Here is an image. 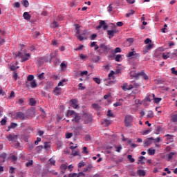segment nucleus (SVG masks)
I'll return each mask as SVG.
<instances>
[{
	"label": "nucleus",
	"instance_id": "1",
	"mask_svg": "<svg viewBox=\"0 0 177 177\" xmlns=\"http://www.w3.org/2000/svg\"><path fill=\"white\" fill-rule=\"evenodd\" d=\"M18 57L20 59L21 63H24V62H27L30 60V57H31V54L28 53L25 50H21L18 53Z\"/></svg>",
	"mask_w": 177,
	"mask_h": 177
},
{
	"label": "nucleus",
	"instance_id": "2",
	"mask_svg": "<svg viewBox=\"0 0 177 177\" xmlns=\"http://www.w3.org/2000/svg\"><path fill=\"white\" fill-rule=\"evenodd\" d=\"M145 44L146 45L145 48L143 50V53L146 55L149 50H151L153 49V46H154V44L151 43V39L147 38L145 40Z\"/></svg>",
	"mask_w": 177,
	"mask_h": 177
},
{
	"label": "nucleus",
	"instance_id": "3",
	"mask_svg": "<svg viewBox=\"0 0 177 177\" xmlns=\"http://www.w3.org/2000/svg\"><path fill=\"white\" fill-rule=\"evenodd\" d=\"M132 121H133V118H132V115H127L124 118L125 126L127 127H131Z\"/></svg>",
	"mask_w": 177,
	"mask_h": 177
},
{
	"label": "nucleus",
	"instance_id": "4",
	"mask_svg": "<svg viewBox=\"0 0 177 177\" xmlns=\"http://www.w3.org/2000/svg\"><path fill=\"white\" fill-rule=\"evenodd\" d=\"M109 50H110V48L107 46L104 45V44H102L100 45L98 53L100 55H102V53H104V52H106L108 53Z\"/></svg>",
	"mask_w": 177,
	"mask_h": 177
},
{
	"label": "nucleus",
	"instance_id": "5",
	"mask_svg": "<svg viewBox=\"0 0 177 177\" xmlns=\"http://www.w3.org/2000/svg\"><path fill=\"white\" fill-rule=\"evenodd\" d=\"M57 55V53L55 52V53H51L50 55H47L44 57V61L46 62V63L50 62L53 57H56Z\"/></svg>",
	"mask_w": 177,
	"mask_h": 177
},
{
	"label": "nucleus",
	"instance_id": "6",
	"mask_svg": "<svg viewBox=\"0 0 177 177\" xmlns=\"http://www.w3.org/2000/svg\"><path fill=\"white\" fill-rule=\"evenodd\" d=\"M107 24H106L105 21H100L99 26L96 27V30H100V28H103V30H107Z\"/></svg>",
	"mask_w": 177,
	"mask_h": 177
},
{
	"label": "nucleus",
	"instance_id": "7",
	"mask_svg": "<svg viewBox=\"0 0 177 177\" xmlns=\"http://www.w3.org/2000/svg\"><path fill=\"white\" fill-rule=\"evenodd\" d=\"M16 117H17V120H27V118H28L27 116H26V114H24V113H23V112H18L17 113Z\"/></svg>",
	"mask_w": 177,
	"mask_h": 177
},
{
	"label": "nucleus",
	"instance_id": "8",
	"mask_svg": "<svg viewBox=\"0 0 177 177\" xmlns=\"http://www.w3.org/2000/svg\"><path fill=\"white\" fill-rule=\"evenodd\" d=\"M85 35H88V30H84L83 33L80 35H77V38H78V39L80 41H84V39H86Z\"/></svg>",
	"mask_w": 177,
	"mask_h": 177
},
{
	"label": "nucleus",
	"instance_id": "9",
	"mask_svg": "<svg viewBox=\"0 0 177 177\" xmlns=\"http://www.w3.org/2000/svg\"><path fill=\"white\" fill-rule=\"evenodd\" d=\"M30 86L32 88H37V82H35V80H32L29 83H28V82H26V88H30Z\"/></svg>",
	"mask_w": 177,
	"mask_h": 177
},
{
	"label": "nucleus",
	"instance_id": "10",
	"mask_svg": "<svg viewBox=\"0 0 177 177\" xmlns=\"http://www.w3.org/2000/svg\"><path fill=\"white\" fill-rule=\"evenodd\" d=\"M122 88L123 91H131V89H133V85L128 84V83H124Z\"/></svg>",
	"mask_w": 177,
	"mask_h": 177
},
{
	"label": "nucleus",
	"instance_id": "11",
	"mask_svg": "<svg viewBox=\"0 0 177 177\" xmlns=\"http://www.w3.org/2000/svg\"><path fill=\"white\" fill-rule=\"evenodd\" d=\"M82 128H84V126H82V124H79L75 128L74 132H75L77 135H80V133H82Z\"/></svg>",
	"mask_w": 177,
	"mask_h": 177
},
{
	"label": "nucleus",
	"instance_id": "12",
	"mask_svg": "<svg viewBox=\"0 0 177 177\" xmlns=\"http://www.w3.org/2000/svg\"><path fill=\"white\" fill-rule=\"evenodd\" d=\"M117 32H118V30H117V29H114L113 30H107V35H109V38H113V37H114L115 34H117Z\"/></svg>",
	"mask_w": 177,
	"mask_h": 177
},
{
	"label": "nucleus",
	"instance_id": "13",
	"mask_svg": "<svg viewBox=\"0 0 177 177\" xmlns=\"http://www.w3.org/2000/svg\"><path fill=\"white\" fill-rule=\"evenodd\" d=\"M81 176H85V174H84V172H79L78 174L73 173L68 175V177H81Z\"/></svg>",
	"mask_w": 177,
	"mask_h": 177
},
{
	"label": "nucleus",
	"instance_id": "14",
	"mask_svg": "<svg viewBox=\"0 0 177 177\" xmlns=\"http://www.w3.org/2000/svg\"><path fill=\"white\" fill-rule=\"evenodd\" d=\"M77 113L74 111L73 110H68L66 113V117H74Z\"/></svg>",
	"mask_w": 177,
	"mask_h": 177
},
{
	"label": "nucleus",
	"instance_id": "15",
	"mask_svg": "<svg viewBox=\"0 0 177 177\" xmlns=\"http://www.w3.org/2000/svg\"><path fill=\"white\" fill-rule=\"evenodd\" d=\"M71 107H73V109H77L78 107V100L74 99L71 100Z\"/></svg>",
	"mask_w": 177,
	"mask_h": 177
},
{
	"label": "nucleus",
	"instance_id": "16",
	"mask_svg": "<svg viewBox=\"0 0 177 177\" xmlns=\"http://www.w3.org/2000/svg\"><path fill=\"white\" fill-rule=\"evenodd\" d=\"M53 93L55 95V96H59L60 93H62V88L60 87H55V88L53 90Z\"/></svg>",
	"mask_w": 177,
	"mask_h": 177
},
{
	"label": "nucleus",
	"instance_id": "17",
	"mask_svg": "<svg viewBox=\"0 0 177 177\" xmlns=\"http://www.w3.org/2000/svg\"><path fill=\"white\" fill-rule=\"evenodd\" d=\"M73 120H72V121H75V122H80V121L81 120V116L80 115V114L76 113L74 116H73Z\"/></svg>",
	"mask_w": 177,
	"mask_h": 177
},
{
	"label": "nucleus",
	"instance_id": "18",
	"mask_svg": "<svg viewBox=\"0 0 177 177\" xmlns=\"http://www.w3.org/2000/svg\"><path fill=\"white\" fill-rule=\"evenodd\" d=\"M23 17L25 20H28V21L31 20V15L28 12H24Z\"/></svg>",
	"mask_w": 177,
	"mask_h": 177
},
{
	"label": "nucleus",
	"instance_id": "19",
	"mask_svg": "<svg viewBox=\"0 0 177 177\" xmlns=\"http://www.w3.org/2000/svg\"><path fill=\"white\" fill-rule=\"evenodd\" d=\"M61 71H66L67 70V64L65 62H63L60 64Z\"/></svg>",
	"mask_w": 177,
	"mask_h": 177
},
{
	"label": "nucleus",
	"instance_id": "20",
	"mask_svg": "<svg viewBox=\"0 0 177 177\" xmlns=\"http://www.w3.org/2000/svg\"><path fill=\"white\" fill-rule=\"evenodd\" d=\"M154 96L155 95L154 94H149L148 93L147 95V102H151V100H154Z\"/></svg>",
	"mask_w": 177,
	"mask_h": 177
},
{
	"label": "nucleus",
	"instance_id": "21",
	"mask_svg": "<svg viewBox=\"0 0 177 177\" xmlns=\"http://www.w3.org/2000/svg\"><path fill=\"white\" fill-rule=\"evenodd\" d=\"M130 75L131 78H138L139 77V73H136L135 71H132L130 72Z\"/></svg>",
	"mask_w": 177,
	"mask_h": 177
},
{
	"label": "nucleus",
	"instance_id": "22",
	"mask_svg": "<svg viewBox=\"0 0 177 177\" xmlns=\"http://www.w3.org/2000/svg\"><path fill=\"white\" fill-rule=\"evenodd\" d=\"M147 154H149V156H154V154H156V149L153 148L148 149Z\"/></svg>",
	"mask_w": 177,
	"mask_h": 177
},
{
	"label": "nucleus",
	"instance_id": "23",
	"mask_svg": "<svg viewBox=\"0 0 177 177\" xmlns=\"http://www.w3.org/2000/svg\"><path fill=\"white\" fill-rule=\"evenodd\" d=\"M6 138L9 142H13L15 139H16V136H12V134H9L8 136H6Z\"/></svg>",
	"mask_w": 177,
	"mask_h": 177
},
{
	"label": "nucleus",
	"instance_id": "24",
	"mask_svg": "<svg viewBox=\"0 0 177 177\" xmlns=\"http://www.w3.org/2000/svg\"><path fill=\"white\" fill-rule=\"evenodd\" d=\"M145 160H146V158L145 156H140L138 158V164H141L143 165L145 164Z\"/></svg>",
	"mask_w": 177,
	"mask_h": 177
},
{
	"label": "nucleus",
	"instance_id": "25",
	"mask_svg": "<svg viewBox=\"0 0 177 177\" xmlns=\"http://www.w3.org/2000/svg\"><path fill=\"white\" fill-rule=\"evenodd\" d=\"M92 108L94 109V110H96L97 111H100L101 110L100 105L97 104H93Z\"/></svg>",
	"mask_w": 177,
	"mask_h": 177
},
{
	"label": "nucleus",
	"instance_id": "26",
	"mask_svg": "<svg viewBox=\"0 0 177 177\" xmlns=\"http://www.w3.org/2000/svg\"><path fill=\"white\" fill-rule=\"evenodd\" d=\"M141 75V77H142V78H144V80H149V76H147V75H146V73H145L144 71H142L140 73H138V77Z\"/></svg>",
	"mask_w": 177,
	"mask_h": 177
},
{
	"label": "nucleus",
	"instance_id": "27",
	"mask_svg": "<svg viewBox=\"0 0 177 177\" xmlns=\"http://www.w3.org/2000/svg\"><path fill=\"white\" fill-rule=\"evenodd\" d=\"M135 55H136V52L135 51H130L127 55V57H128L129 59H132L133 56H135Z\"/></svg>",
	"mask_w": 177,
	"mask_h": 177
},
{
	"label": "nucleus",
	"instance_id": "28",
	"mask_svg": "<svg viewBox=\"0 0 177 177\" xmlns=\"http://www.w3.org/2000/svg\"><path fill=\"white\" fill-rule=\"evenodd\" d=\"M138 176H145L146 175V171L145 170L140 169L137 172Z\"/></svg>",
	"mask_w": 177,
	"mask_h": 177
},
{
	"label": "nucleus",
	"instance_id": "29",
	"mask_svg": "<svg viewBox=\"0 0 177 177\" xmlns=\"http://www.w3.org/2000/svg\"><path fill=\"white\" fill-rule=\"evenodd\" d=\"M66 81H67V79H62V81H60L58 83V86H64V85H66Z\"/></svg>",
	"mask_w": 177,
	"mask_h": 177
},
{
	"label": "nucleus",
	"instance_id": "30",
	"mask_svg": "<svg viewBox=\"0 0 177 177\" xmlns=\"http://www.w3.org/2000/svg\"><path fill=\"white\" fill-rule=\"evenodd\" d=\"M151 140L153 141V143H160L161 141V137H158L156 138H150Z\"/></svg>",
	"mask_w": 177,
	"mask_h": 177
},
{
	"label": "nucleus",
	"instance_id": "31",
	"mask_svg": "<svg viewBox=\"0 0 177 177\" xmlns=\"http://www.w3.org/2000/svg\"><path fill=\"white\" fill-rule=\"evenodd\" d=\"M175 154H176V153H175V152H170L168 154L167 161H171V160H172V157H174V156H175Z\"/></svg>",
	"mask_w": 177,
	"mask_h": 177
},
{
	"label": "nucleus",
	"instance_id": "32",
	"mask_svg": "<svg viewBox=\"0 0 177 177\" xmlns=\"http://www.w3.org/2000/svg\"><path fill=\"white\" fill-rule=\"evenodd\" d=\"M75 30H76L75 37H77V36L81 35L80 32V25L79 24L75 25Z\"/></svg>",
	"mask_w": 177,
	"mask_h": 177
},
{
	"label": "nucleus",
	"instance_id": "33",
	"mask_svg": "<svg viewBox=\"0 0 177 177\" xmlns=\"http://www.w3.org/2000/svg\"><path fill=\"white\" fill-rule=\"evenodd\" d=\"M21 4L25 7V8H28L30 3H28V1L27 0H22Z\"/></svg>",
	"mask_w": 177,
	"mask_h": 177
},
{
	"label": "nucleus",
	"instance_id": "34",
	"mask_svg": "<svg viewBox=\"0 0 177 177\" xmlns=\"http://www.w3.org/2000/svg\"><path fill=\"white\" fill-rule=\"evenodd\" d=\"M169 55H170L169 53H163L162 55V57L165 60H167V59H168V57H169Z\"/></svg>",
	"mask_w": 177,
	"mask_h": 177
},
{
	"label": "nucleus",
	"instance_id": "35",
	"mask_svg": "<svg viewBox=\"0 0 177 177\" xmlns=\"http://www.w3.org/2000/svg\"><path fill=\"white\" fill-rule=\"evenodd\" d=\"M148 118H153L154 117V113L151 111H149L147 114Z\"/></svg>",
	"mask_w": 177,
	"mask_h": 177
},
{
	"label": "nucleus",
	"instance_id": "36",
	"mask_svg": "<svg viewBox=\"0 0 177 177\" xmlns=\"http://www.w3.org/2000/svg\"><path fill=\"white\" fill-rule=\"evenodd\" d=\"M44 149H45V150H49V149H50V142H44Z\"/></svg>",
	"mask_w": 177,
	"mask_h": 177
},
{
	"label": "nucleus",
	"instance_id": "37",
	"mask_svg": "<svg viewBox=\"0 0 177 177\" xmlns=\"http://www.w3.org/2000/svg\"><path fill=\"white\" fill-rule=\"evenodd\" d=\"M27 81H28V82H30L31 81H34V75H28V77H27Z\"/></svg>",
	"mask_w": 177,
	"mask_h": 177
},
{
	"label": "nucleus",
	"instance_id": "38",
	"mask_svg": "<svg viewBox=\"0 0 177 177\" xmlns=\"http://www.w3.org/2000/svg\"><path fill=\"white\" fill-rule=\"evenodd\" d=\"M37 104V101H35L33 98H30V103L29 104L30 106H35V104Z\"/></svg>",
	"mask_w": 177,
	"mask_h": 177
},
{
	"label": "nucleus",
	"instance_id": "39",
	"mask_svg": "<svg viewBox=\"0 0 177 177\" xmlns=\"http://www.w3.org/2000/svg\"><path fill=\"white\" fill-rule=\"evenodd\" d=\"M107 12H109V13H111L113 12V4L109 5L107 7Z\"/></svg>",
	"mask_w": 177,
	"mask_h": 177
},
{
	"label": "nucleus",
	"instance_id": "40",
	"mask_svg": "<svg viewBox=\"0 0 177 177\" xmlns=\"http://www.w3.org/2000/svg\"><path fill=\"white\" fill-rule=\"evenodd\" d=\"M162 100V99L161 98H158V97H156V95L154 96V98H153V103H160V102Z\"/></svg>",
	"mask_w": 177,
	"mask_h": 177
},
{
	"label": "nucleus",
	"instance_id": "41",
	"mask_svg": "<svg viewBox=\"0 0 177 177\" xmlns=\"http://www.w3.org/2000/svg\"><path fill=\"white\" fill-rule=\"evenodd\" d=\"M115 149L118 153H120L121 150H122V147H121V145L115 146Z\"/></svg>",
	"mask_w": 177,
	"mask_h": 177
},
{
	"label": "nucleus",
	"instance_id": "42",
	"mask_svg": "<svg viewBox=\"0 0 177 177\" xmlns=\"http://www.w3.org/2000/svg\"><path fill=\"white\" fill-rule=\"evenodd\" d=\"M150 132H151V129H147V130H145L144 131H142L141 133L142 135H149V133H150Z\"/></svg>",
	"mask_w": 177,
	"mask_h": 177
},
{
	"label": "nucleus",
	"instance_id": "43",
	"mask_svg": "<svg viewBox=\"0 0 177 177\" xmlns=\"http://www.w3.org/2000/svg\"><path fill=\"white\" fill-rule=\"evenodd\" d=\"M8 120V119H6V117H5L4 118H3L1 120V125H6V121Z\"/></svg>",
	"mask_w": 177,
	"mask_h": 177
},
{
	"label": "nucleus",
	"instance_id": "44",
	"mask_svg": "<svg viewBox=\"0 0 177 177\" xmlns=\"http://www.w3.org/2000/svg\"><path fill=\"white\" fill-rule=\"evenodd\" d=\"M127 158H128L129 161H130L131 162H135V159H133V158H132V155H128Z\"/></svg>",
	"mask_w": 177,
	"mask_h": 177
},
{
	"label": "nucleus",
	"instance_id": "45",
	"mask_svg": "<svg viewBox=\"0 0 177 177\" xmlns=\"http://www.w3.org/2000/svg\"><path fill=\"white\" fill-rule=\"evenodd\" d=\"M165 136L167 138L168 140H170V142H172V140H174V136H171L169 134H167Z\"/></svg>",
	"mask_w": 177,
	"mask_h": 177
},
{
	"label": "nucleus",
	"instance_id": "46",
	"mask_svg": "<svg viewBox=\"0 0 177 177\" xmlns=\"http://www.w3.org/2000/svg\"><path fill=\"white\" fill-rule=\"evenodd\" d=\"M49 162L50 165H55L56 164V160L53 158H50Z\"/></svg>",
	"mask_w": 177,
	"mask_h": 177
},
{
	"label": "nucleus",
	"instance_id": "47",
	"mask_svg": "<svg viewBox=\"0 0 177 177\" xmlns=\"http://www.w3.org/2000/svg\"><path fill=\"white\" fill-rule=\"evenodd\" d=\"M171 120L173 122H177V114L171 116Z\"/></svg>",
	"mask_w": 177,
	"mask_h": 177
},
{
	"label": "nucleus",
	"instance_id": "48",
	"mask_svg": "<svg viewBox=\"0 0 177 177\" xmlns=\"http://www.w3.org/2000/svg\"><path fill=\"white\" fill-rule=\"evenodd\" d=\"M78 86L80 91H84V89H85V86H84V84L82 83H80Z\"/></svg>",
	"mask_w": 177,
	"mask_h": 177
},
{
	"label": "nucleus",
	"instance_id": "49",
	"mask_svg": "<svg viewBox=\"0 0 177 177\" xmlns=\"http://www.w3.org/2000/svg\"><path fill=\"white\" fill-rule=\"evenodd\" d=\"M84 75H88V71L80 72V77H84Z\"/></svg>",
	"mask_w": 177,
	"mask_h": 177
},
{
	"label": "nucleus",
	"instance_id": "50",
	"mask_svg": "<svg viewBox=\"0 0 177 177\" xmlns=\"http://www.w3.org/2000/svg\"><path fill=\"white\" fill-rule=\"evenodd\" d=\"M57 22H56V21H54V22H53L52 24H51V25H50V27L52 28H56V27H57Z\"/></svg>",
	"mask_w": 177,
	"mask_h": 177
},
{
	"label": "nucleus",
	"instance_id": "51",
	"mask_svg": "<svg viewBox=\"0 0 177 177\" xmlns=\"http://www.w3.org/2000/svg\"><path fill=\"white\" fill-rule=\"evenodd\" d=\"M106 125L109 126L111 124V120H109V119H104V120Z\"/></svg>",
	"mask_w": 177,
	"mask_h": 177
},
{
	"label": "nucleus",
	"instance_id": "52",
	"mask_svg": "<svg viewBox=\"0 0 177 177\" xmlns=\"http://www.w3.org/2000/svg\"><path fill=\"white\" fill-rule=\"evenodd\" d=\"M82 167H85V162H80L78 163V168H82Z\"/></svg>",
	"mask_w": 177,
	"mask_h": 177
},
{
	"label": "nucleus",
	"instance_id": "53",
	"mask_svg": "<svg viewBox=\"0 0 177 177\" xmlns=\"http://www.w3.org/2000/svg\"><path fill=\"white\" fill-rule=\"evenodd\" d=\"M65 136H66V139H70V138H71L73 136V133H66Z\"/></svg>",
	"mask_w": 177,
	"mask_h": 177
},
{
	"label": "nucleus",
	"instance_id": "54",
	"mask_svg": "<svg viewBox=\"0 0 177 177\" xmlns=\"http://www.w3.org/2000/svg\"><path fill=\"white\" fill-rule=\"evenodd\" d=\"M93 81L96 82V84H100V79L99 77H93Z\"/></svg>",
	"mask_w": 177,
	"mask_h": 177
},
{
	"label": "nucleus",
	"instance_id": "55",
	"mask_svg": "<svg viewBox=\"0 0 177 177\" xmlns=\"http://www.w3.org/2000/svg\"><path fill=\"white\" fill-rule=\"evenodd\" d=\"M44 75H45V73H42L39 74L37 77H38L39 80H44L45 78L44 77Z\"/></svg>",
	"mask_w": 177,
	"mask_h": 177
},
{
	"label": "nucleus",
	"instance_id": "56",
	"mask_svg": "<svg viewBox=\"0 0 177 177\" xmlns=\"http://www.w3.org/2000/svg\"><path fill=\"white\" fill-rule=\"evenodd\" d=\"M115 60L116 62H120V60H121V55H117L116 57H115Z\"/></svg>",
	"mask_w": 177,
	"mask_h": 177
},
{
	"label": "nucleus",
	"instance_id": "57",
	"mask_svg": "<svg viewBox=\"0 0 177 177\" xmlns=\"http://www.w3.org/2000/svg\"><path fill=\"white\" fill-rule=\"evenodd\" d=\"M107 116L108 117H114V114L111 112V110H109L107 113Z\"/></svg>",
	"mask_w": 177,
	"mask_h": 177
},
{
	"label": "nucleus",
	"instance_id": "58",
	"mask_svg": "<svg viewBox=\"0 0 177 177\" xmlns=\"http://www.w3.org/2000/svg\"><path fill=\"white\" fill-rule=\"evenodd\" d=\"M61 169H62V170H66V169H67V165L66 164H62V165H61Z\"/></svg>",
	"mask_w": 177,
	"mask_h": 177
},
{
	"label": "nucleus",
	"instance_id": "59",
	"mask_svg": "<svg viewBox=\"0 0 177 177\" xmlns=\"http://www.w3.org/2000/svg\"><path fill=\"white\" fill-rule=\"evenodd\" d=\"M73 153V156H78V154H80V151L79 150H76V151H72Z\"/></svg>",
	"mask_w": 177,
	"mask_h": 177
},
{
	"label": "nucleus",
	"instance_id": "60",
	"mask_svg": "<svg viewBox=\"0 0 177 177\" xmlns=\"http://www.w3.org/2000/svg\"><path fill=\"white\" fill-rule=\"evenodd\" d=\"M13 8H17L19 9V8H20V3L19 2L15 3V4H13Z\"/></svg>",
	"mask_w": 177,
	"mask_h": 177
},
{
	"label": "nucleus",
	"instance_id": "61",
	"mask_svg": "<svg viewBox=\"0 0 177 177\" xmlns=\"http://www.w3.org/2000/svg\"><path fill=\"white\" fill-rule=\"evenodd\" d=\"M120 52H121L120 48L118 47V48H115V50H114L115 53H120Z\"/></svg>",
	"mask_w": 177,
	"mask_h": 177
},
{
	"label": "nucleus",
	"instance_id": "62",
	"mask_svg": "<svg viewBox=\"0 0 177 177\" xmlns=\"http://www.w3.org/2000/svg\"><path fill=\"white\" fill-rule=\"evenodd\" d=\"M17 77H18L17 73L16 72H14L12 73V77L15 79V81L17 80Z\"/></svg>",
	"mask_w": 177,
	"mask_h": 177
},
{
	"label": "nucleus",
	"instance_id": "63",
	"mask_svg": "<svg viewBox=\"0 0 177 177\" xmlns=\"http://www.w3.org/2000/svg\"><path fill=\"white\" fill-rule=\"evenodd\" d=\"M17 127V123H11L10 126H9V128H16Z\"/></svg>",
	"mask_w": 177,
	"mask_h": 177
},
{
	"label": "nucleus",
	"instance_id": "64",
	"mask_svg": "<svg viewBox=\"0 0 177 177\" xmlns=\"http://www.w3.org/2000/svg\"><path fill=\"white\" fill-rule=\"evenodd\" d=\"M171 73L175 75H177V71L175 70V68H171Z\"/></svg>",
	"mask_w": 177,
	"mask_h": 177
}]
</instances>
